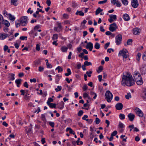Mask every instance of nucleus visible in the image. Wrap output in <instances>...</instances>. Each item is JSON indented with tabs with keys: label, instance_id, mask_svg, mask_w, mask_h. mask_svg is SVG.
<instances>
[{
	"label": "nucleus",
	"instance_id": "nucleus-1",
	"mask_svg": "<svg viewBox=\"0 0 146 146\" xmlns=\"http://www.w3.org/2000/svg\"><path fill=\"white\" fill-rule=\"evenodd\" d=\"M121 83L123 86L126 85L128 86H133L134 84V81L133 80L131 75L129 72L123 73Z\"/></svg>",
	"mask_w": 146,
	"mask_h": 146
},
{
	"label": "nucleus",
	"instance_id": "nucleus-2",
	"mask_svg": "<svg viewBox=\"0 0 146 146\" xmlns=\"http://www.w3.org/2000/svg\"><path fill=\"white\" fill-rule=\"evenodd\" d=\"M105 97L106 100L108 102H110L113 98V95L108 90L106 91L105 94Z\"/></svg>",
	"mask_w": 146,
	"mask_h": 146
},
{
	"label": "nucleus",
	"instance_id": "nucleus-3",
	"mask_svg": "<svg viewBox=\"0 0 146 146\" xmlns=\"http://www.w3.org/2000/svg\"><path fill=\"white\" fill-rule=\"evenodd\" d=\"M118 55L122 56L124 59L126 58L128 56V51L126 49H123L119 51Z\"/></svg>",
	"mask_w": 146,
	"mask_h": 146
},
{
	"label": "nucleus",
	"instance_id": "nucleus-4",
	"mask_svg": "<svg viewBox=\"0 0 146 146\" xmlns=\"http://www.w3.org/2000/svg\"><path fill=\"white\" fill-rule=\"evenodd\" d=\"M28 22V19L27 17L22 16L21 17L20 23L23 26H26Z\"/></svg>",
	"mask_w": 146,
	"mask_h": 146
},
{
	"label": "nucleus",
	"instance_id": "nucleus-5",
	"mask_svg": "<svg viewBox=\"0 0 146 146\" xmlns=\"http://www.w3.org/2000/svg\"><path fill=\"white\" fill-rule=\"evenodd\" d=\"M134 111L136 114L140 117H142L143 115V113L142 111L139 108H135L134 109Z\"/></svg>",
	"mask_w": 146,
	"mask_h": 146
},
{
	"label": "nucleus",
	"instance_id": "nucleus-6",
	"mask_svg": "<svg viewBox=\"0 0 146 146\" xmlns=\"http://www.w3.org/2000/svg\"><path fill=\"white\" fill-rule=\"evenodd\" d=\"M57 27L54 28V30L58 32L61 31L62 29V26L61 25V23L57 22L56 23Z\"/></svg>",
	"mask_w": 146,
	"mask_h": 146
},
{
	"label": "nucleus",
	"instance_id": "nucleus-7",
	"mask_svg": "<svg viewBox=\"0 0 146 146\" xmlns=\"http://www.w3.org/2000/svg\"><path fill=\"white\" fill-rule=\"evenodd\" d=\"M115 42L116 44L118 45L121 44L122 39L121 35L119 34L116 36L115 38Z\"/></svg>",
	"mask_w": 146,
	"mask_h": 146
},
{
	"label": "nucleus",
	"instance_id": "nucleus-8",
	"mask_svg": "<svg viewBox=\"0 0 146 146\" xmlns=\"http://www.w3.org/2000/svg\"><path fill=\"white\" fill-rule=\"evenodd\" d=\"M117 27L115 23L110 25L109 28V30L112 32H113L116 30Z\"/></svg>",
	"mask_w": 146,
	"mask_h": 146
},
{
	"label": "nucleus",
	"instance_id": "nucleus-9",
	"mask_svg": "<svg viewBox=\"0 0 146 146\" xmlns=\"http://www.w3.org/2000/svg\"><path fill=\"white\" fill-rule=\"evenodd\" d=\"M133 77L135 80L137 79L140 80L141 77L139 73L137 71H135L134 72Z\"/></svg>",
	"mask_w": 146,
	"mask_h": 146
},
{
	"label": "nucleus",
	"instance_id": "nucleus-10",
	"mask_svg": "<svg viewBox=\"0 0 146 146\" xmlns=\"http://www.w3.org/2000/svg\"><path fill=\"white\" fill-rule=\"evenodd\" d=\"M131 6L134 8L137 7L139 5L137 0H132L131 2Z\"/></svg>",
	"mask_w": 146,
	"mask_h": 146
},
{
	"label": "nucleus",
	"instance_id": "nucleus-11",
	"mask_svg": "<svg viewBox=\"0 0 146 146\" xmlns=\"http://www.w3.org/2000/svg\"><path fill=\"white\" fill-rule=\"evenodd\" d=\"M8 36L9 35L5 33H0V39L3 40Z\"/></svg>",
	"mask_w": 146,
	"mask_h": 146
},
{
	"label": "nucleus",
	"instance_id": "nucleus-12",
	"mask_svg": "<svg viewBox=\"0 0 146 146\" xmlns=\"http://www.w3.org/2000/svg\"><path fill=\"white\" fill-rule=\"evenodd\" d=\"M140 72L141 74H145L146 73V65L143 64L140 68Z\"/></svg>",
	"mask_w": 146,
	"mask_h": 146
},
{
	"label": "nucleus",
	"instance_id": "nucleus-13",
	"mask_svg": "<svg viewBox=\"0 0 146 146\" xmlns=\"http://www.w3.org/2000/svg\"><path fill=\"white\" fill-rule=\"evenodd\" d=\"M115 107L117 110H120L122 109L123 105L121 103H118L115 105Z\"/></svg>",
	"mask_w": 146,
	"mask_h": 146
},
{
	"label": "nucleus",
	"instance_id": "nucleus-14",
	"mask_svg": "<svg viewBox=\"0 0 146 146\" xmlns=\"http://www.w3.org/2000/svg\"><path fill=\"white\" fill-rule=\"evenodd\" d=\"M86 48L87 49H89L90 51H91L93 48V44L91 42H89L87 43L86 46Z\"/></svg>",
	"mask_w": 146,
	"mask_h": 146
},
{
	"label": "nucleus",
	"instance_id": "nucleus-15",
	"mask_svg": "<svg viewBox=\"0 0 146 146\" xmlns=\"http://www.w3.org/2000/svg\"><path fill=\"white\" fill-rule=\"evenodd\" d=\"M127 117L129 118V121H132L133 120L135 117V115L133 113H130L128 114Z\"/></svg>",
	"mask_w": 146,
	"mask_h": 146
},
{
	"label": "nucleus",
	"instance_id": "nucleus-16",
	"mask_svg": "<svg viewBox=\"0 0 146 146\" xmlns=\"http://www.w3.org/2000/svg\"><path fill=\"white\" fill-rule=\"evenodd\" d=\"M13 31H9V33L7 34L9 35V36H7L9 38V40H11L14 38V36L13 35Z\"/></svg>",
	"mask_w": 146,
	"mask_h": 146
},
{
	"label": "nucleus",
	"instance_id": "nucleus-17",
	"mask_svg": "<svg viewBox=\"0 0 146 146\" xmlns=\"http://www.w3.org/2000/svg\"><path fill=\"white\" fill-rule=\"evenodd\" d=\"M123 18L125 21H128L130 19L129 16L127 14H124L123 15Z\"/></svg>",
	"mask_w": 146,
	"mask_h": 146
},
{
	"label": "nucleus",
	"instance_id": "nucleus-18",
	"mask_svg": "<svg viewBox=\"0 0 146 146\" xmlns=\"http://www.w3.org/2000/svg\"><path fill=\"white\" fill-rule=\"evenodd\" d=\"M140 33V29L137 28H135L133 29V33L135 35H138Z\"/></svg>",
	"mask_w": 146,
	"mask_h": 146
},
{
	"label": "nucleus",
	"instance_id": "nucleus-19",
	"mask_svg": "<svg viewBox=\"0 0 146 146\" xmlns=\"http://www.w3.org/2000/svg\"><path fill=\"white\" fill-rule=\"evenodd\" d=\"M2 23L7 27H9L10 25V23L6 20H3L2 21Z\"/></svg>",
	"mask_w": 146,
	"mask_h": 146
},
{
	"label": "nucleus",
	"instance_id": "nucleus-20",
	"mask_svg": "<svg viewBox=\"0 0 146 146\" xmlns=\"http://www.w3.org/2000/svg\"><path fill=\"white\" fill-rule=\"evenodd\" d=\"M22 80L21 79H16L15 81V82L17 84V86L18 87H19L20 84H21V82Z\"/></svg>",
	"mask_w": 146,
	"mask_h": 146
},
{
	"label": "nucleus",
	"instance_id": "nucleus-21",
	"mask_svg": "<svg viewBox=\"0 0 146 146\" xmlns=\"http://www.w3.org/2000/svg\"><path fill=\"white\" fill-rule=\"evenodd\" d=\"M64 103L63 101H61L58 105V108L60 109H62L64 108Z\"/></svg>",
	"mask_w": 146,
	"mask_h": 146
},
{
	"label": "nucleus",
	"instance_id": "nucleus-22",
	"mask_svg": "<svg viewBox=\"0 0 146 146\" xmlns=\"http://www.w3.org/2000/svg\"><path fill=\"white\" fill-rule=\"evenodd\" d=\"M137 84L139 85H141L143 83V80L142 78H141L140 80L137 79L135 80Z\"/></svg>",
	"mask_w": 146,
	"mask_h": 146
},
{
	"label": "nucleus",
	"instance_id": "nucleus-23",
	"mask_svg": "<svg viewBox=\"0 0 146 146\" xmlns=\"http://www.w3.org/2000/svg\"><path fill=\"white\" fill-rule=\"evenodd\" d=\"M68 49L67 47L64 46L61 47L60 50L63 52H66L67 51Z\"/></svg>",
	"mask_w": 146,
	"mask_h": 146
},
{
	"label": "nucleus",
	"instance_id": "nucleus-24",
	"mask_svg": "<svg viewBox=\"0 0 146 146\" xmlns=\"http://www.w3.org/2000/svg\"><path fill=\"white\" fill-rule=\"evenodd\" d=\"M61 76H59L58 75H57L56 76L55 82L57 84L58 83V82L60 80V78L61 77Z\"/></svg>",
	"mask_w": 146,
	"mask_h": 146
},
{
	"label": "nucleus",
	"instance_id": "nucleus-25",
	"mask_svg": "<svg viewBox=\"0 0 146 146\" xmlns=\"http://www.w3.org/2000/svg\"><path fill=\"white\" fill-rule=\"evenodd\" d=\"M76 15H79L80 16H83L84 15V13L81 11H77L76 13Z\"/></svg>",
	"mask_w": 146,
	"mask_h": 146
},
{
	"label": "nucleus",
	"instance_id": "nucleus-26",
	"mask_svg": "<svg viewBox=\"0 0 146 146\" xmlns=\"http://www.w3.org/2000/svg\"><path fill=\"white\" fill-rule=\"evenodd\" d=\"M15 75L13 74H9V77L10 78V80H13L15 79Z\"/></svg>",
	"mask_w": 146,
	"mask_h": 146
},
{
	"label": "nucleus",
	"instance_id": "nucleus-27",
	"mask_svg": "<svg viewBox=\"0 0 146 146\" xmlns=\"http://www.w3.org/2000/svg\"><path fill=\"white\" fill-rule=\"evenodd\" d=\"M67 72L68 73H65V75L66 76H68L69 75H70L71 74V71L70 69L69 68H68L67 70Z\"/></svg>",
	"mask_w": 146,
	"mask_h": 146
},
{
	"label": "nucleus",
	"instance_id": "nucleus-28",
	"mask_svg": "<svg viewBox=\"0 0 146 146\" xmlns=\"http://www.w3.org/2000/svg\"><path fill=\"white\" fill-rule=\"evenodd\" d=\"M102 11L103 10L101 9L100 7L98 8L96 11V15H98L100 12Z\"/></svg>",
	"mask_w": 146,
	"mask_h": 146
},
{
	"label": "nucleus",
	"instance_id": "nucleus-29",
	"mask_svg": "<svg viewBox=\"0 0 146 146\" xmlns=\"http://www.w3.org/2000/svg\"><path fill=\"white\" fill-rule=\"evenodd\" d=\"M17 0H11V4L16 6L17 5Z\"/></svg>",
	"mask_w": 146,
	"mask_h": 146
},
{
	"label": "nucleus",
	"instance_id": "nucleus-30",
	"mask_svg": "<svg viewBox=\"0 0 146 146\" xmlns=\"http://www.w3.org/2000/svg\"><path fill=\"white\" fill-rule=\"evenodd\" d=\"M30 126H29L28 129L27 131V133L28 134L31 133V132L32 129V125L31 124H30Z\"/></svg>",
	"mask_w": 146,
	"mask_h": 146
},
{
	"label": "nucleus",
	"instance_id": "nucleus-31",
	"mask_svg": "<svg viewBox=\"0 0 146 146\" xmlns=\"http://www.w3.org/2000/svg\"><path fill=\"white\" fill-rule=\"evenodd\" d=\"M109 17L114 21H115L117 19V16L116 15H109Z\"/></svg>",
	"mask_w": 146,
	"mask_h": 146
},
{
	"label": "nucleus",
	"instance_id": "nucleus-32",
	"mask_svg": "<svg viewBox=\"0 0 146 146\" xmlns=\"http://www.w3.org/2000/svg\"><path fill=\"white\" fill-rule=\"evenodd\" d=\"M41 119L45 123L46 122L45 115L44 114H42L41 115Z\"/></svg>",
	"mask_w": 146,
	"mask_h": 146
},
{
	"label": "nucleus",
	"instance_id": "nucleus-33",
	"mask_svg": "<svg viewBox=\"0 0 146 146\" xmlns=\"http://www.w3.org/2000/svg\"><path fill=\"white\" fill-rule=\"evenodd\" d=\"M9 19L11 20L14 21L15 18L14 16L12 15L11 14H9Z\"/></svg>",
	"mask_w": 146,
	"mask_h": 146
},
{
	"label": "nucleus",
	"instance_id": "nucleus-34",
	"mask_svg": "<svg viewBox=\"0 0 146 146\" xmlns=\"http://www.w3.org/2000/svg\"><path fill=\"white\" fill-rule=\"evenodd\" d=\"M100 45L98 42H96L95 45H94V47L95 48L97 49H98L100 48Z\"/></svg>",
	"mask_w": 146,
	"mask_h": 146
},
{
	"label": "nucleus",
	"instance_id": "nucleus-35",
	"mask_svg": "<svg viewBox=\"0 0 146 146\" xmlns=\"http://www.w3.org/2000/svg\"><path fill=\"white\" fill-rule=\"evenodd\" d=\"M131 93L130 92L128 93L125 96V98L127 100L129 99L130 98H131Z\"/></svg>",
	"mask_w": 146,
	"mask_h": 146
},
{
	"label": "nucleus",
	"instance_id": "nucleus-36",
	"mask_svg": "<svg viewBox=\"0 0 146 146\" xmlns=\"http://www.w3.org/2000/svg\"><path fill=\"white\" fill-rule=\"evenodd\" d=\"M62 90V87L61 86H57V88L55 89L56 92L60 91Z\"/></svg>",
	"mask_w": 146,
	"mask_h": 146
},
{
	"label": "nucleus",
	"instance_id": "nucleus-37",
	"mask_svg": "<svg viewBox=\"0 0 146 146\" xmlns=\"http://www.w3.org/2000/svg\"><path fill=\"white\" fill-rule=\"evenodd\" d=\"M119 116L120 119L121 120L124 119L125 118V115L123 114H120L119 115Z\"/></svg>",
	"mask_w": 146,
	"mask_h": 146
},
{
	"label": "nucleus",
	"instance_id": "nucleus-38",
	"mask_svg": "<svg viewBox=\"0 0 146 146\" xmlns=\"http://www.w3.org/2000/svg\"><path fill=\"white\" fill-rule=\"evenodd\" d=\"M51 108H55L56 107V104H55L50 103L48 105Z\"/></svg>",
	"mask_w": 146,
	"mask_h": 146
},
{
	"label": "nucleus",
	"instance_id": "nucleus-39",
	"mask_svg": "<svg viewBox=\"0 0 146 146\" xmlns=\"http://www.w3.org/2000/svg\"><path fill=\"white\" fill-rule=\"evenodd\" d=\"M141 56V54L139 53H138L137 55L136 60L139 62V61L140 58Z\"/></svg>",
	"mask_w": 146,
	"mask_h": 146
},
{
	"label": "nucleus",
	"instance_id": "nucleus-40",
	"mask_svg": "<svg viewBox=\"0 0 146 146\" xmlns=\"http://www.w3.org/2000/svg\"><path fill=\"white\" fill-rule=\"evenodd\" d=\"M122 3L125 5H127L128 4V2L127 0H121Z\"/></svg>",
	"mask_w": 146,
	"mask_h": 146
},
{
	"label": "nucleus",
	"instance_id": "nucleus-41",
	"mask_svg": "<svg viewBox=\"0 0 146 146\" xmlns=\"http://www.w3.org/2000/svg\"><path fill=\"white\" fill-rule=\"evenodd\" d=\"M53 101V99L51 98H49L48 99V100L47 101L46 103L47 105H49V104H50V102H52Z\"/></svg>",
	"mask_w": 146,
	"mask_h": 146
},
{
	"label": "nucleus",
	"instance_id": "nucleus-42",
	"mask_svg": "<svg viewBox=\"0 0 146 146\" xmlns=\"http://www.w3.org/2000/svg\"><path fill=\"white\" fill-rule=\"evenodd\" d=\"M85 65H86V66H89L90 65H92V64L90 62H88V61H86L84 63Z\"/></svg>",
	"mask_w": 146,
	"mask_h": 146
},
{
	"label": "nucleus",
	"instance_id": "nucleus-43",
	"mask_svg": "<svg viewBox=\"0 0 146 146\" xmlns=\"http://www.w3.org/2000/svg\"><path fill=\"white\" fill-rule=\"evenodd\" d=\"M83 97L84 98H88L89 99H90L88 94L86 93H84L83 94Z\"/></svg>",
	"mask_w": 146,
	"mask_h": 146
},
{
	"label": "nucleus",
	"instance_id": "nucleus-44",
	"mask_svg": "<svg viewBox=\"0 0 146 146\" xmlns=\"http://www.w3.org/2000/svg\"><path fill=\"white\" fill-rule=\"evenodd\" d=\"M58 70V72H61L63 71V69L60 66H58L56 68V70Z\"/></svg>",
	"mask_w": 146,
	"mask_h": 146
},
{
	"label": "nucleus",
	"instance_id": "nucleus-45",
	"mask_svg": "<svg viewBox=\"0 0 146 146\" xmlns=\"http://www.w3.org/2000/svg\"><path fill=\"white\" fill-rule=\"evenodd\" d=\"M58 38V35L57 34H54L53 35L52 39L53 40H55Z\"/></svg>",
	"mask_w": 146,
	"mask_h": 146
},
{
	"label": "nucleus",
	"instance_id": "nucleus-46",
	"mask_svg": "<svg viewBox=\"0 0 146 146\" xmlns=\"http://www.w3.org/2000/svg\"><path fill=\"white\" fill-rule=\"evenodd\" d=\"M115 4L116 5V6L118 7H120L121 5V3H120V2L118 0H117V2H116Z\"/></svg>",
	"mask_w": 146,
	"mask_h": 146
},
{
	"label": "nucleus",
	"instance_id": "nucleus-47",
	"mask_svg": "<svg viewBox=\"0 0 146 146\" xmlns=\"http://www.w3.org/2000/svg\"><path fill=\"white\" fill-rule=\"evenodd\" d=\"M84 113V112L82 110H80L79 111L78 115V116H80L82 115Z\"/></svg>",
	"mask_w": 146,
	"mask_h": 146
},
{
	"label": "nucleus",
	"instance_id": "nucleus-48",
	"mask_svg": "<svg viewBox=\"0 0 146 146\" xmlns=\"http://www.w3.org/2000/svg\"><path fill=\"white\" fill-rule=\"evenodd\" d=\"M27 37L26 36H21L20 37V39L22 40H27Z\"/></svg>",
	"mask_w": 146,
	"mask_h": 146
},
{
	"label": "nucleus",
	"instance_id": "nucleus-49",
	"mask_svg": "<svg viewBox=\"0 0 146 146\" xmlns=\"http://www.w3.org/2000/svg\"><path fill=\"white\" fill-rule=\"evenodd\" d=\"M132 40L131 39H128L127 42V45H130L132 42Z\"/></svg>",
	"mask_w": 146,
	"mask_h": 146
},
{
	"label": "nucleus",
	"instance_id": "nucleus-50",
	"mask_svg": "<svg viewBox=\"0 0 146 146\" xmlns=\"http://www.w3.org/2000/svg\"><path fill=\"white\" fill-rule=\"evenodd\" d=\"M92 72L91 71H87L86 72V74H87L88 76L89 77H90L91 76V74H92Z\"/></svg>",
	"mask_w": 146,
	"mask_h": 146
},
{
	"label": "nucleus",
	"instance_id": "nucleus-51",
	"mask_svg": "<svg viewBox=\"0 0 146 146\" xmlns=\"http://www.w3.org/2000/svg\"><path fill=\"white\" fill-rule=\"evenodd\" d=\"M100 120L98 118L96 117V118L95 122L97 124H98L100 123Z\"/></svg>",
	"mask_w": 146,
	"mask_h": 146
},
{
	"label": "nucleus",
	"instance_id": "nucleus-52",
	"mask_svg": "<svg viewBox=\"0 0 146 146\" xmlns=\"http://www.w3.org/2000/svg\"><path fill=\"white\" fill-rule=\"evenodd\" d=\"M107 1V0H104V1H100L98 2V4H103L106 3Z\"/></svg>",
	"mask_w": 146,
	"mask_h": 146
},
{
	"label": "nucleus",
	"instance_id": "nucleus-53",
	"mask_svg": "<svg viewBox=\"0 0 146 146\" xmlns=\"http://www.w3.org/2000/svg\"><path fill=\"white\" fill-rule=\"evenodd\" d=\"M119 127L120 128H122L124 127V125L121 122H119L118 125Z\"/></svg>",
	"mask_w": 146,
	"mask_h": 146
},
{
	"label": "nucleus",
	"instance_id": "nucleus-54",
	"mask_svg": "<svg viewBox=\"0 0 146 146\" xmlns=\"http://www.w3.org/2000/svg\"><path fill=\"white\" fill-rule=\"evenodd\" d=\"M49 125L52 127H54V122L50 121L49 122Z\"/></svg>",
	"mask_w": 146,
	"mask_h": 146
},
{
	"label": "nucleus",
	"instance_id": "nucleus-55",
	"mask_svg": "<svg viewBox=\"0 0 146 146\" xmlns=\"http://www.w3.org/2000/svg\"><path fill=\"white\" fill-rule=\"evenodd\" d=\"M3 30L5 33H7L8 31V27H5L3 28Z\"/></svg>",
	"mask_w": 146,
	"mask_h": 146
},
{
	"label": "nucleus",
	"instance_id": "nucleus-56",
	"mask_svg": "<svg viewBox=\"0 0 146 146\" xmlns=\"http://www.w3.org/2000/svg\"><path fill=\"white\" fill-rule=\"evenodd\" d=\"M46 64L47 68H50L52 67V66L51 64H49L48 62H46Z\"/></svg>",
	"mask_w": 146,
	"mask_h": 146
},
{
	"label": "nucleus",
	"instance_id": "nucleus-57",
	"mask_svg": "<svg viewBox=\"0 0 146 146\" xmlns=\"http://www.w3.org/2000/svg\"><path fill=\"white\" fill-rule=\"evenodd\" d=\"M83 89L84 91H85L87 90L88 89V86L86 85V84H84L83 87Z\"/></svg>",
	"mask_w": 146,
	"mask_h": 146
},
{
	"label": "nucleus",
	"instance_id": "nucleus-58",
	"mask_svg": "<svg viewBox=\"0 0 146 146\" xmlns=\"http://www.w3.org/2000/svg\"><path fill=\"white\" fill-rule=\"evenodd\" d=\"M31 8H29L27 11V12L28 13H30L31 14L32 13H33V10H31Z\"/></svg>",
	"mask_w": 146,
	"mask_h": 146
},
{
	"label": "nucleus",
	"instance_id": "nucleus-59",
	"mask_svg": "<svg viewBox=\"0 0 146 146\" xmlns=\"http://www.w3.org/2000/svg\"><path fill=\"white\" fill-rule=\"evenodd\" d=\"M117 131H114L111 134V135L113 136H115L117 134Z\"/></svg>",
	"mask_w": 146,
	"mask_h": 146
},
{
	"label": "nucleus",
	"instance_id": "nucleus-60",
	"mask_svg": "<svg viewBox=\"0 0 146 146\" xmlns=\"http://www.w3.org/2000/svg\"><path fill=\"white\" fill-rule=\"evenodd\" d=\"M44 68L43 67L41 66H39V67L38 71L40 72H41L43 71Z\"/></svg>",
	"mask_w": 146,
	"mask_h": 146
},
{
	"label": "nucleus",
	"instance_id": "nucleus-61",
	"mask_svg": "<svg viewBox=\"0 0 146 146\" xmlns=\"http://www.w3.org/2000/svg\"><path fill=\"white\" fill-rule=\"evenodd\" d=\"M23 86L26 88H28L29 87V85L28 84L27 82H25Z\"/></svg>",
	"mask_w": 146,
	"mask_h": 146
},
{
	"label": "nucleus",
	"instance_id": "nucleus-62",
	"mask_svg": "<svg viewBox=\"0 0 146 146\" xmlns=\"http://www.w3.org/2000/svg\"><path fill=\"white\" fill-rule=\"evenodd\" d=\"M63 17L64 19H68V15L67 14L64 13L63 15Z\"/></svg>",
	"mask_w": 146,
	"mask_h": 146
},
{
	"label": "nucleus",
	"instance_id": "nucleus-63",
	"mask_svg": "<svg viewBox=\"0 0 146 146\" xmlns=\"http://www.w3.org/2000/svg\"><path fill=\"white\" fill-rule=\"evenodd\" d=\"M110 44V42H108V43H106L105 44V46H104V48L105 49H106L109 46Z\"/></svg>",
	"mask_w": 146,
	"mask_h": 146
},
{
	"label": "nucleus",
	"instance_id": "nucleus-64",
	"mask_svg": "<svg viewBox=\"0 0 146 146\" xmlns=\"http://www.w3.org/2000/svg\"><path fill=\"white\" fill-rule=\"evenodd\" d=\"M36 50L39 51L40 49V45L38 44H36Z\"/></svg>",
	"mask_w": 146,
	"mask_h": 146
}]
</instances>
